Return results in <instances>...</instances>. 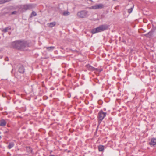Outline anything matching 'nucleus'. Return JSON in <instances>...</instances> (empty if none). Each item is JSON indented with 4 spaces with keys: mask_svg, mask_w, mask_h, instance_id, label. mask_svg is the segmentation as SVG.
I'll list each match as a JSON object with an SVG mask.
<instances>
[{
    "mask_svg": "<svg viewBox=\"0 0 156 156\" xmlns=\"http://www.w3.org/2000/svg\"><path fill=\"white\" fill-rule=\"evenodd\" d=\"M103 7V6L102 4H98L93 6L89 7V9H101Z\"/></svg>",
    "mask_w": 156,
    "mask_h": 156,
    "instance_id": "423d86ee",
    "label": "nucleus"
},
{
    "mask_svg": "<svg viewBox=\"0 0 156 156\" xmlns=\"http://www.w3.org/2000/svg\"><path fill=\"white\" fill-rule=\"evenodd\" d=\"M56 25L55 22H53L50 23L48 24V26L50 27H52Z\"/></svg>",
    "mask_w": 156,
    "mask_h": 156,
    "instance_id": "ddd939ff",
    "label": "nucleus"
},
{
    "mask_svg": "<svg viewBox=\"0 0 156 156\" xmlns=\"http://www.w3.org/2000/svg\"><path fill=\"white\" fill-rule=\"evenodd\" d=\"M5 60H6V61H8V58H5Z\"/></svg>",
    "mask_w": 156,
    "mask_h": 156,
    "instance_id": "4be33fe9",
    "label": "nucleus"
},
{
    "mask_svg": "<svg viewBox=\"0 0 156 156\" xmlns=\"http://www.w3.org/2000/svg\"><path fill=\"white\" fill-rule=\"evenodd\" d=\"M50 156H55V155H50Z\"/></svg>",
    "mask_w": 156,
    "mask_h": 156,
    "instance_id": "b1692460",
    "label": "nucleus"
},
{
    "mask_svg": "<svg viewBox=\"0 0 156 156\" xmlns=\"http://www.w3.org/2000/svg\"><path fill=\"white\" fill-rule=\"evenodd\" d=\"M14 146V144L13 143L11 142L9 143V145L8 146V148L9 149H10L12 148Z\"/></svg>",
    "mask_w": 156,
    "mask_h": 156,
    "instance_id": "f8f14e48",
    "label": "nucleus"
},
{
    "mask_svg": "<svg viewBox=\"0 0 156 156\" xmlns=\"http://www.w3.org/2000/svg\"><path fill=\"white\" fill-rule=\"evenodd\" d=\"M133 7H132L130 9H128V12L129 13H131L132 12V10H133Z\"/></svg>",
    "mask_w": 156,
    "mask_h": 156,
    "instance_id": "412c9836",
    "label": "nucleus"
},
{
    "mask_svg": "<svg viewBox=\"0 0 156 156\" xmlns=\"http://www.w3.org/2000/svg\"><path fill=\"white\" fill-rule=\"evenodd\" d=\"M46 48L48 51H51L54 48H55V47L53 46H51L50 47H47Z\"/></svg>",
    "mask_w": 156,
    "mask_h": 156,
    "instance_id": "9b49d317",
    "label": "nucleus"
},
{
    "mask_svg": "<svg viewBox=\"0 0 156 156\" xmlns=\"http://www.w3.org/2000/svg\"><path fill=\"white\" fill-rule=\"evenodd\" d=\"M1 138V136H0V139Z\"/></svg>",
    "mask_w": 156,
    "mask_h": 156,
    "instance_id": "393cba45",
    "label": "nucleus"
},
{
    "mask_svg": "<svg viewBox=\"0 0 156 156\" xmlns=\"http://www.w3.org/2000/svg\"><path fill=\"white\" fill-rule=\"evenodd\" d=\"M69 12L68 11H64L62 13V15L64 16H68L69 15Z\"/></svg>",
    "mask_w": 156,
    "mask_h": 156,
    "instance_id": "2eb2a0df",
    "label": "nucleus"
},
{
    "mask_svg": "<svg viewBox=\"0 0 156 156\" xmlns=\"http://www.w3.org/2000/svg\"><path fill=\"white\" fill-rule=\"evenodd\" d=\"M106 113L101 111L98 113L99 122L100 123L105 116Z\"/></svg>",
    "mask_w": 156,
    "mask_h": 156,
    "instance_id": "39448f33",
    "label": "nucleus"
},
{
    "mask_svg": "<svg viewBox=\"0 0 156 156\" xmlns=\"http://www.w3.org/2000/svg\"><path fill=\"white\" fill-rule=\"evenodd\" d=\"M6 122L4 120H2L0 121V126H4L6 125Z\"/></svg>",
    "mask_w": 156,
    "mask_h": 156,
    "instance_id": "9d476101",
    "label": "nucleus"
},
{
    "mask_svg": "<svg viewBox=\"0 0 156 156\" xmlns=\"http://www.w3.org/2000/svg\"><path fill=\"white\" fill-rule=\"evenodd\" d=\"M35 5L33 4H27L21 6L20 9L23 11H25L27 10L30 9L34 8Z\"/></svg>",
    "mask_w": 156,
    "mask_h": 156,
    "instance_id": "7ed1b4c3",
    "label": "nucleus"
},
{
    "mask_svg": "<svg viewBox=\"0 0 156 156\" xmlns=\"http://www.w3.org/2000/svg\"><path fill=\"white\" fill-rule=\"evenodd\" d=\"M98 149L99 151H101L104 149V146L102 145H99L98 146Z\"/></svg>",
    "mask_w": 156,
    "mask_h": 156,
    "instance_id": "4468645a",
    "label": "nucleus"
},
{
    "mask_svg": "<svg viewBox=\"0 0 156 156\" xmlns=\"http://www.w3.org/2000/svg\"><path fill=\"white\" fill-rule=\"evenodd\" d=\"M15 12H12V14H14L15 13Z\"/></svg>",
    "mask_w": 156,
    "mask_h": 156,
    "instance_id": "5701e85b",
    "label": "nucleus"
},
{
    "mask_svg": "<svg viewBox=\"0 0 156 156\" xmlns=\"http://www.w3.org/2000/svg\"><path fill=\"white\" fill-rule=\"evenodd\" d=\"M19 72L21 73H23L24 71V68L22 66H20L19 69Z\"/></svg>",
    "mask_w": 156,
    "mask_h": 156,
    "instance_id": "1a4fd4ad",
    "label": "nucleus"
},
{
    "mask_svg": "<svg viewBox=\"0 0 156 156\" xmlns=\"http://www.w3.org/2000/svg\"><path fill=\"white\" fill-rule=\"evenodd\" d=\"M77 16L80 18H85L88 16V12L85 10H82L79 12L77 13Z\"/></svg>",
    "mask_w": 156,
    "mask_h": 156,
    "instance_id": "20e7f679",
    "label": "nucleus"
},
{
    "mask_svg": "<svg viewBox=\"0 0 156 156\" xmlns=\"http://www.w3.org/2000/svg\"><path fill=\"white\" fill-rule=\"evenodd\" d=\"M26 150L27 152L29 153H31L32 152V150L30 147H27Z\"/></svg>",
    "mask_w": 156,
    "mask_h": 156,
    "instance_id": "dca6fc26",
    "label": "nucleus"
},
{
    "mask_svg": "<svg viewBox=\"0 0 156 156\" xmlns=\"http://www.w3.org/2000/svg\"><path fill=\"white\" fill-rule=\"evenodd\" d=\"M11 0H0V3H4L8 2Z\"/></svg>",
    "mask_w": 156,
    "mask_h": 156,
    "instance_id": "f3484780",
    "label": "nucleus"
},
{
    "mask_svg": "<svg viewBox=\"0 0 156 156\" xmlns=\"http://www.w3.org/2000/svg\"><path fill=\"white\" fill-rule=\"evenodd\" d=\"M86 67L88 69L91 70V71H96L98 72H100L101 70L95 68L91 66L90 65H86Z\"/></svg>",
    "mask_w": 156,
    "mask_h": 156,
    "instance_id": "0eeeda50",
    "label": "nucleus"
},
{
    "mask_svg": "<svg viewBox=\"0 0 156 156\" xmlns=\"http://www.w3.org/2000/svg\"><path fill=\"white\" fill-rule=\"evenodd\" d=\"M36 13L34 11H33L31 13V15L30 16V17H32V16H35L36 15Z\"/></svg>",
    "mask_w": 156,
    "mask_h": 156,
    "instance_id": "6ab92c4d",
    "label": "nucleus"
},
{
    "mask_svg": "<svg viewBox=\"0 0 156 156\" xmlns=\"http://www.w3.org/2000/svg\"><path fill=\"white\" fill-rule=\"evenodd\" d=\"M10 29H11L10 28H9V27H6L5 29H3L2 30V31L4 32H6L7 31V30H10Z\"/></svg>",
    "mask_w": 156,
    "mask_h": 156,
    "instance_id": "a211bd4d",
    "label": "nucleus"
},
{
    "mask_svg": "<svg viewBox=\"0 0 156 156\" xmlns=\"http://www.w3.org/2000/svg\"><path fill=\"white\" fill-rule=\"evenodd\" d=\"M150 144L151 146H154L156 145V139H152L150 142Z\"/></svg>",
    "mask_w": 156,
    "mask_h": 156,
    "instance_id": "6e6552de",
    "label": "nucleus"
},
{
    "mask_svg": "<svg viewBox=\"0 0 156 156\" xmlns=\"http://www.w3.org/2000/svg\"><path fill=\"white\" fill-rule=\"evenodd\" d=\"M152 34V32H149L148 34H146V36L148 37H150Z\"/></svg>",
    "mask_w": 156,
    "mask_h": 156,
    "instance_id": "aec40b11",
    "label": "nucleus"
},
{
    "mask_svg": "<svg viewBox=\"0 0 156 156\" xmlns=\"http://www.w3.org/2000/svg\"><path fill=\"white\" fill-rule=\"evenodd\" d=\"M108 27V26L107 25H101L92 30L91 32L93 34L101 32L107 30Z\"/></svg>",
    "mask_w": 156,
    "mask_h": 156,
    "instance_id": "f03ea898",
    "label": "nucleus"
},
{
    "mask_svg": "<svg viewBox=\"0 0 156 156\" xmlns=\"http://www.w3.org/2000/svg\"><path fill=\"white\" fill-rule=\"evenodd\" d=\"M1 133V132H0V134Z\"/></svg>",
    "mask_w": 156,
    "mask_h": 156,
    "instance_id": "a878e982",
    "label": "nucleus"
},
{
    "mask_svg": "<svg viewBox=\"0 0 156 156\" xmlns=\"http://www.w3.org/2000/svg\"><path fill=\"white\" fill-rule=\"evenodd\" d=\"M12 45L18 49L24 50V48L27 46V44L24 41L19 40L13 42Z\"/></svg>",
    "mask_w": 156,
    "mask_h": 156,
    "instance_id": "f257e3e1",
    "label": "nucleus"
}]
</instances>
